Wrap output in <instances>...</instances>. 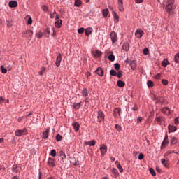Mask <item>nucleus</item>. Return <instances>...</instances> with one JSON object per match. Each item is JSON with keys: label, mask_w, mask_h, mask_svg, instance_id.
<instances>
[{"label": "nucleus", "mask_w": 179, "mask_h": 179, "mask_svg": "<svg viewBox=\"0 0 179 179\" xmlns=\"http://www.w3.org/2000/svg\"><path fill=\"white\" fill-rule=\"evenodd\" d=\"M175 124L176 125L179 124V117L175 118Z\"/></svg>", "instance_id": "obj_54"}, {"label": "nucleus", "mask_w": 179, "mask_h": 179, "mask_svg": "<svg viewBox=\"0 0 179 179\" xmlns=\"http://www.w3.org/2000/svg\"><path fill=\"white\" fill-rule=\"evenodd\" d=\"M95 73L99 75V76H103L104 71H103V69L101 67H99L96 71Z\"/></svg>", "instance_id": "obj_12"}, {"label": "nucleus", "mask_w": 179, "mask_h": 179, "mask_svg": "<svg viewBox=\"0 0 179 179\" xmlns=\"http://www.w3.org/2000/svg\"><path fill=\"white\" fill-rule=\"evenodd\" d=\"M129 65H130L131 69L133 71H135V69H136V62L135 60H133L130 62Z\"/></svg>", "instance_id": "obj_19"}, {"label": "nucleus", "mask_w": 179, "mask_h": 179, "mask_svg": "<svg viewBox=\"0 0 179 179\" xmlns=\"http://www.w3.org/2000/svg\"><path fill=\"white\" fill-rule=\"evenodd\" d=\"M174 61L176 64L179 63V53H177L174 57Z\"/></svg>", "instance_id": "obj_32"}, {"label": "nucleus", "mask_w": 179, "mask_h": 179, "mask_svg": "<svg viewBox=\"0 0 179 179\" xmlns=\"http://www.w3.org/2000/svg\"><path fill=\"white\" fill-rule=\"evenodd\" d=\"M113 15L114 19H115V20H117V22H118V19H119L118 14H117V13L115 11H113Z\"/></svg>", "instance_id": "obj_35"}, {"label": "nucleus", "mask_w": 179, "mask_h": 179, "mask_svg": "<svg viewBox=\"0 0 179 179\" xmlns=\"http://www.w3.org/2000/svg\"><path fill=\"white\" fill-rule=\"evenodd\" d=\"M80 106H82V102L75 103H73V108H76V110H79V108H80Z\"/></svg>", "instance_id": "obj_26"}, {"label": "nucleus", "mask_w": 179, "mask_h": 179, "mask_svg": "<svg viewBox=\"0 0 179 179\" xmlns=\"http://www.w3.org/2000/svg\"><path fill=\"white\" fill-rule=\"evenodd\" d=\"M85 143L88 146H94V145H96V141L92 140V141H87Z\"/></svg>", "instance_id": "obj_20"}, {"label": "nucleus", "mask_w": 179, "mask_h": 179, "mask_svg": "<svg viewBox=\"0 0 179 179\" xmlns=\"http://www.w3.org/2000/svg\"><path fill=\"white\" fill-rule=\"evenodd\" d=\"M115 163V165L117 167V169H118V167H121V164H120V162L118 161H116Z\"/></svg>", "instance_id": "obj_60"}, {"label": "nucleus", "mask_w": 179, "mask_h": 179, "mask_svg": "<svg viewBox=\"0 0 179 179\" xmlns=\"http://www.w3.org/2000/svg\"><path fill=\"white\" fill-rule=\"evenodd\" d=\"M113 116L115 118H118V117H121V108H115L113 110Z\"/></svg>", "instance_id": "obj_3"}, {"label": "nucleus", "mask_w": 179, "mask_h": 179, "mask_svg": "<svg viewBox=\"0 0 179 179\" xmlns=\"http://www.w3.org/2000/svg\"><path fill=\"white\" fill-rule=\"evenodd\" d=\"M136 3H142L143 2V0H135Z\"/></svg>", "instance_id": "obj_62"}, {"label": "nucleus", "mask_w": 179, "mask_h": 179, "mask_svg": "<svg viewBox=\"0 0 179 179\" xmlns=\"http://www.w3.org/2000/svg\"><path fill=\"white\" fill-rule=\"evenodd\" d=\"M48 135H50V128H47L46 130L42 133L43 139H48Z\"/></svg>", "instance_id": "obj_9"}, {"label": "nucleus", "mask_w": 179, "mask_h": 179, "mask_svg": "<svg viewBox=\"0 0 179 179\" xmlns=\"http://www.w3.org/2000/svg\"><path fill=\"white\" fill-rule=\"evenodd\" d=\"M118 5H124L122 0H118Z\"/></svg>", "instance_id": "obj_63"}, {"label": "nucleus", "mask_w": 179, "mask_h": 179, "mask_svg": "<svg viewBox=\"0 0 179 179\" xmlns=\"http://www.w3.org/2000/svg\"><path fill=\"white\" fill-rule=\"evenodd\" d=\"M50 155L52 156V157H55V156H57V150H52L50 152Z\"/></svg>", "instance_id": "obj_37"}, {"label": "nucleus", "mask_w": 179, "mask_h": 179, "mask_svg": "<svg viewBox=\"0 0 179 179\" xmlns=\"http://www.w3.org/2000/svg\"><path fill=\"white\" fill-rule=\"evenodd\" d=\"M117 169H119L120 173L124 172V169H122V166H120Z\"/></svg>", "instance_id": "obj_61"}, {"label": "nucleus", "mask_w": 179, "mask_h": 179, "mask_svg": "<svg viewBox=\"0 0 179 179\" xmlns=\"http://www.w3.org/2000/svg\"><path fill=\"white\" fill-rule=\"evenodd\" d=\"M62 140V136L61 135H59V134H57L56 136V141H57V142H59Z\"/></svg>", "instance_id": "obj_41"}, {"label": "nucleus", "mask_w": 179, "mask_h": 179, "mask_svg": "<svg viewBox=\"0 0 179 179\" xmlns=\"http://www.w3.org/2000/svg\"><path fill=\"white\" fill-rule=\"evenodd\" d=\"M161 163L162 164H163L164 166H165V167H167L169 166V163L167 162V161L164 159H161Z\"/></svg>", "instance_id": "obj_30"}, {"label": "nucleus", "mask_w": 179, "mask_h": 179, "mask_svg": "<svg viewBox=\"0 0 179 179\" xmlns=\"http://www.w3.org/2000/svg\"><path fill=\"white\" fill-rule=\"evenodd\" d=\"M59 154L62 159H66V155H65V152L64 151H59Z\"/></svg>", "instance_id": "obj_29"}, {"label": "nucleus", "mask_w": 179, "mask_h": 179, "mask_svg": "<svg viewBox=\"0 0 179 179\" xmlns=\"http://www.w3.org/2000/svg\"><path fill=\"white\" fill-rule=\"evenodd\" d=\"M93 54H94V57H96V58H99V57H101V52H100L99 50L94 51Z\"/></svg>", "instance_id": "obj_24"}, {"label": "nucleus", "mask_w": 179, "mask_h": 179, "mask_svg": "<svg viewBox=\"0 0 179 179\" xmlns=\"http://www.w3.org/2000/svg\"><path fill=\"white\" fill-rule=\"evenodd\" d=\"M156 170H157L159 173H160V171H162V169H160V167H159V166H157V167H156Z\"/></svg>", "instance_id": "obj_64"}, {"label": "nucleus", "mask_w": 179, "mask_h": 179, "mask_svg": "<svg viewBox=\"0 0 179 179\" xmlns=\"http://www.w3.org/2000/svg\"><path fill=\"white\" fill-rule=\"evenodd\" d=\"M108 59H109V61H112V62L115 61V57L113 55H110L108 56Z\"/></svg>", "instance_id": "obj_44"}, {"label": "nucleus", "mask_w": 179, "mask_h": 179, "mask_svg": "<svg viewBox=\"0 0 179 179\" xmlns=\"http://www.w3.org/2000/svg\"><path fill=\"white\" fill-rule=\"evenodd\" d=\"M120 64H118V63L115 64V71H120Z\"/></svg>", "instance_id": "obj_48"}, {"label": "nucleus", "mask_w": 179, "mask_h": 179, "mask_svg": "<svg viewBox=\"0 0 179 179\" xmlns=\"http://www.w3.org/2000/svg\"><path fill=\"white\" fill-rule=\"evenodd\" d=\"M55 27H57V29L61 28V26H62V20H57L55 22Z\"/></svg>", "instance_id": "obj_16"}, {"label": "nucleus", "mask_w": 179, "mask_h": 179, "mask_svg": "<svg viewBox=\"0 0 179 179\" xmlns=\"http://www.w3.org/2000/svg\"><path fill=\"white\" fill-rule=\"evenodd\" d=\"M150 173L152 174L153 177L156 176V172L155 171V169H153V168L150 169Z\"/></svg>", "instance_id": "obj_39"}, {"label": "nucleus", "mask_w": 179, "mask_h": 179, "mask_svg": "<svg viewBox=\"0 0 179 179\" xmlns=\"http://www.w3.org/2000/svg\"><path fill=\"white\" fill-rule=\"evenodd\" d=\"M115 128L119 132L120 131H121V126H120L119 124H116Z\"/></svg>", "instance_id": "obj_58"}, {"label": "nucleus", "mask_w": 179, "mask_h": 179, "mask_svg": "<svg viewBox=\"0 0 179 179\" xmlns=\"http://www.w3.org/2000/svg\"><path fill=\"white\" fill-rule=\"evenodd\" d=\"M112 173L113 174H114V177H117L118 176H120V173H118V170H117V169L113 168L112 169Z\"/></svg>", "instance_id": "obj_27"}, {"label": "nucleus", "mask_w": 179, "mask_h": 179, "mask_svg": "<svg viewBox=\"0 0 179 179\" xmlns=\"http://www.w3.org/2000/svg\"><path fill=\"white\" fill-rule=\"evenodd\" d=\"M162 83L164 85V86H167V85H169V81L166 79H162Z\"/></svg>", "instance_id": "obj_42"}, {"label": "nucleus", "mask_w": 179, "mask_h": 179, "mask_svg": "<svg viewBox=\"0 0 179 179\" xmlns=\"http://www.w3.org/2000/svg\"><path fill=\"white\" fill-rule=\"evenodd\" d=\"M62 61V55H61V53H59L57 59H56V66L59 68V65H61V62Z\"/></svg>", "instance_id": "obj_8"}, {"label": "nucleus", "mask_w": 179, "mask_h": 179, "mask_svg": "<svg viewBox=\"0 0 179 179\" xmlns=\"http://www.w3.org/2000/svg\"><path fill=\"white\" fill-rule=\"evenodd\" d=\"M147 85L148 87H153V82L152 80H148Z\"/></svg>", "instance_id": "obj_43"}, {"label": "nucleus", "mask_w": 179, "mask_h": 179, "mask_svg": "<svg viewBox=\"0 0 179 179\" xmlns=\"http://www.w3.org/2000/svg\"><path fill=\"white\" fill-rule=\"evenodd\" d=\"M178 141V139H177V138H176V137L172 138V139L171 140V145H176V143H177Z\"/></svg>", "instance_id": "obj_31"}, {"label": "nucleus", "mask_w": 179, "mask_h": 179, "mask_svg": "<svg viewBox=\"0 0 179 179\" xmlns=\"http://www.w3.org/2000/svg\"><path fill=\"white\" fill-rule=\"evenodd\" d=\"M92 31H93V29L92 28H87L85 29V36H90L92 34Z\"/></svg>", "instance_id": "obj_25"}, {"label": "nucleus", "mask_w": 179, "mask_h": 179, "mask_svg": "<svg viewBox=\"0 0 179 179\" xmlns=\"http://www.w3.org/2000/svg\"><path fill=\"white\" fill-rule=\"evenodd\" d=\"M110 39L112 40V43H117L118 41V37L117 36V33L113 31L110 34Z\"/></svg>", "instance_id": "obj_4"}, {"label": "nucleus", "mask_w": 179, "mask_h": 179, "mask_svg": "<svg viewBox=\"0 0 179 179\" xmlns=\"http://www.w3.org/2000/svg\"><path fill=\"white\" fill-rule=\"evenodd\" d=\"M143 34H145V32L142 29H137L135 32V36L137 38H142Z\"/></svg>", "instance_id": "obj_7"}, {"label": "nucleus", "mask_w": 179, "mask_h": 179, "mask_svg": "<svg viewBox=\"0 0 179 179\" xmlns=\"http://www.w3.org/2000/svg\"><path fill=\"white\" fill-rule=\"evenodd\" d=\"M169 144V141H166V140H164L162 145H161V149H163V148H165L166 145Z\"/></svg>", "instance_id": "obj_36"}, {"label": "nucleus", "mask_w": 179, "mask_h": 179, "mask_svg": "<svg viewBox=\"0 0 179 179\" xmlns=\"http://www.w3.org/2000/svg\"><path fill=\"white\" fill-rule=\"evenodd\" d=\"M116 76H117V78H121V77L122 76V71H119L117 73V74L116 75Z\"/></svg>", "instance_id": "obj_53"}, {"label": "nucleus", "mask_w": 179, "mask_h": 179, "mask_svg": "<svg viewBox=\"0 0 179 179\" xmlns=\"http://www.w3.org/2000/svg\"><path fill=\"white\" fill-rule=\"evenodd\" d=\"M168 129L169 132H176L177 131V127L176 126H173L171 124H169L168 126Z\"/></svg>", "instance_id": "obj_14"}, {"label": "nucleus", "mask_w": 179, "mask_h": 179, "mask_svg": "<svg viewBox=\"0 0 179 179\" xmlns=\"http://www.w3.org/2000/svg\"><path fill=\"white\" fill-rule=\"evenodd\" d=\"M8 5H9L10 8H16V6H17V1H9Z\"/></svg>", "instance_id": "obj_15"}, {"label": "nucleus", "mask_w": 179, "mask_h": 179, "mask_svg": "<svg viewBox=\"0 0 179 179\" xmlns=\"http://www.w3.org/2000/svg\"><path fill=\"white\" fill-rule=\"evenodd\" d=\"M108 13H109L108 9H107V8L103 10L102 12V15H103V17H107V16H108Z\"/></svg>", "instance_id": "obj_28"}, {"label": "nucleus", "mask_w": 179, "mask_h": 179, "mask_svg": "<svg viewBox=\"0 0 179 179\" xmlns=\"http://www.w3.org/2000/svg\"><path fill=\"white\" fill-rule=\"evenodd\" d=\"M143 157H144L143 154L140 153L139 155H138V159L142 160L143 159Z\"/></svg>", "instance_id": "obj_57"}, {"label": "nucleus", "mask_w": 179, "mask_h": 179, "mask_svg": "<svg viewBox=\"0 0 179 179\" xmlns=\"http://www.w3.org/2000/svg\"><path fill=\"white\" fill-rule=\"evenodd\" d=\"M28 24H31L33 23V20L31 19V17H29L27 21Z\"/></svg>", "instance_id": "obj_56"}, {"label": "nucleus", "mask_w": 179, "mask_h": 179, "mask_svg": "<svg viewBox=\"0 0 179 179\" xmlns=\"http://www.w3.org/2000/svg\"><path fill=\"white\" fill-rule=\"evenodd\" d=\"M44 71H45V67H42L41 69V71H39V75L42 76V75L44 73Z\"/></svg>", "instance_id": "obj_45"}, {"label": "nucleus", "mask_w": 179, "mask_h": 179, "mask_svg": "<svg viewBox=\"0 0 179 179\" xmlns=\"http://www.w3.org/2000/svg\"><path fill=\"white\" fill-rule=\"evenodd\" d=\"M162 113H163V114H166V115H169L171 110L169 108H164L162 109Z\"/></svg>", "instance_id": "obj_13"}, {"label": "nucleus", "mask_w": 179, "mask_h": 179, "mask_svg": "<svg viewBox=\"0 0 179 179\" xmlns=\"http://www.w3.org/2000/svg\"><path fill=\"white\" fill-rule=\"evenodd\" d=\"M104 113L103 111L99 110L98 111V115H97V119L99 122H101V121H104Z\"/></svg>", "instance_id": "obj_5"}, {"label": "nucleus", "mask_w": 179, "mask_h": 179, "mask_svg": "<svg viewBox=\"0 0 179 179\" xmlns=\"http://www.w3.org/2000/svg\"><path fill=\"white\" fill-rule=\"evenodd\" d=\"M15 136H23V135H27V129L24 128L22 130L18 129L15 131Z\"/></svg>", "instance_id": "obj_1"}, {"label": "nucleus", "mask_w": 179, "mask_h": 179, "mask_svg": "<svg viewBox=\"0 0 179 179\" xmlns=\"http://www.w3.org/2000/svg\"><path fill=\"white\" fill-rule=\"evenodd\" d=\"M36 37L37 38H41V37H43V32H39L36 34Z\"/></svg>", "instance_id": "obj_52"}, {"label": "nucleus", "mask_w": 179, "mask_h": 179, "mask_svg": "<svg viewBox=\"0 0 179 179\" xmlns=\"http://www.w3.org/2000/svg\"><path fill=\"white\" fill-rule=\"evenodd\" d=\"M1 72L2 73H6L8 72V70L3 67V66H1Z\"/></svg>", "instance_id": "obj_46"}, {"label": "nucleus", "mask_w": 179, "mask_h": 179, "mask_svg": "<svg viewBox=\"0 0 179 179\" xmlns=\"http://www.w3.org/2000/svg\"><path fill=\"white\" fill-rule=\"evenodd\" d=\"M172 152L169 150L167 151L165 154H164V156H169V155H171Z\"/></svg>", "instance_id": "obj_59"}, {"label": "nucleus", "mask_w": 179, "mask_h": 179, "mask_svg": "<svg viewBox=\"0 0 179 179\" xmlns=\"http://www.w3.org/2000/svg\"><path fill=\"white\" fill-rule=\"evenodd\" d=\"M119 5V10L120 12H123L124 11V4H118Z\"/></svg>", "instance_id": "obj_47"}, {"label": "nucleus", "mask_w": 179, "mask_h": 179, "mask_svg": "<svg viewBox=\"0 0 179 179\" xmlns=\"http://www.w3.org/2000/svg\"><path fill=\"white\" fill-rule=\"evenodd\" d=\"M75 6H77L78 8H79V6H80V5H82V1H80V0H76L75 1Z\"/></svg>", "instance_id": "obj_34"}, {"label": "nucleus", "mask_w": 179, "mask_h": 179, "mask_svg": "<svg viewBox=\"0 0 179 179\" xmlns=\"http://www.w3.org/2000/svg\"><path fill=\"white\" fill-rule=\"evenodd\" d=\"M80 127V126L79 125V124L78 122H75L73 124V128L75 132H78V131H79Z\"/></svg>", "instance_id": "obj_18"}, {"label": "nucleus", "mask_w": 179, "mask_h": 179, "mask_svg": "<svg viewBox=\"0 0 179 179\" xmlns=\"http://www.w3.org/2000/svg\"><path fill=\"white\" fill-rule=\"evenodd\" d=\"M144 55H148V54H149V49L148 48H145L143 51Z\"/></svg>", "instance_id": "obj_50"}, {"label": "nucleus", "mask_w": 179, "mask_h": 179, "mask_svg": "<svg viewBox=\"0 0 179 179\" xmlns=\"http://www.w3.org/2000/svg\"><path fill=\"white\" fill-rule=\"evenodd\" d=\"M118 87H124V86H125V82L121 80H119L117 81V83Z\"/></svg>", "instance_id": "obj_22"}, {"label": "nucleus", "mask_w": 179, "mask_h": 179, "mask_svg": "<svg viewBox=\"0 0 179 179\" xmlns=\"http://www.w3.org/2000/svg\"><path fill=\"white\" fill-rule=\"evenodd\" d=\"M155 120L157 121V124H160L162 122H163V118L158 117H156Z\"/></svg>", "instance_id": "obj_33"}, {"label": "nucleus", "mask_w": 179, "mask_h": 179, "mask_svg": "<svg viewBox=\"0 0 179 179\" xmlns=\"http://www.w3.org/2000/svg\"><path fill=\"white\" fill-rule=\"evenodd\" d=\"M142 120H143V117H140L137 119V124H141L142 122Z\"/></svg>", "instance_id": "obj_55"}, {"label": "nucleus", "mask_w": 179, "mask_h": 179, "mask_svg": "<svg viewBox=\"0 0 179 179\" xmlns=\"http://www.w3.org/2000/svg\"><path fill=\"white\" fill-rule=\"evenodd\" d=\"M82 94L83 97H87V96H89V91L87 90V89L84 88L82 91Z\"/></svg>", "instance_id": "obj_21"}, {"label": "nucleus", "mask_w": 179, "mask_h": 179, "mask_svg": "<svg viewBox=\"0 0 179 179\" xmlns=\"http://www.w3.org/2000/svg\"><path fill=\"white\" fill-rule=\"evenodd\" d=\"M110 75H111V76H117V71H115V70H110Z\"/></svg>", "instance_id": "obj_40"}, {"label": "nucleus", "mask_w": 179, "mask_h": 179, "mask_svg": "<svg viewBox=\"0 0 179 179\" xmlns=\"http://www.w3.org/2000/svg\"><path fill=\"white\" fill-rule=\"evenodd\" d=\"M101 155V156H105L107 153V145L102 144L100 146Z\"/></svg>", "instance_id": "obj_6"}, {"label": "nucleus", "mask_w": 179, "mask_h": 179, "mask_svg": "<svg viewBox=\"0 0 179 179\" xmlns=\"http://www.w3.org/2000/svg\"><path fill=\"white\" fill-rule=\"evenodd\" d=\"M41 9L44 12H48V7L47 6H45V5L42 6H41Z\"/></svg>", "instance_id": "obj_38"}, {"label": "nucleus", "mask_w": 179, "mask_h": 179, "mask_svg": "<svg viewBox=\"0 0 179 179\" xmlns=\"http://www.w3.org/2000/svg\"><path fill=\"white\" fill-rule=\"evenodd\" d=\"M122 47L124 51H129V43L128 42L124 43Z\"/></svg>", "instance_id": "obj_17"}, {"label": "nucleus", "mask_w": 179, "mask_h": 179, "mask_svg": "<svg viewBox=\"0 0 179 179\" xmlns=\"http://www.w3.org/2000/svg\"><path fill=\"white\" fill-rule=\"evenodd\" d=\"M45 36L47 37H49V36H50V29H48V28L45 29ZM47 34H48V36H47Z\"/></svg>", "instance_id": "obj_51"}, {"label": "nucleus", "mask_w": 179, "mask_h": 179, "mask_svg": "<svg viewBox=\"0 0 179 179\" xmlns=\"http://www.w3.org/2000/svg\"><path fill=\"white\" fill-rule=\"evenodd\" d=\"M173 5H174V0H168V4L166 7V10L167 12H171L173 9Z\"/></svg>", "instance_id": "obj_2"}, {"label": "nucleus", "mask_w": 179, "mask_h": 179, "mask_svg": "<svg viewBox=\"0 0 179 179\" xmlns=\"http://www.w3.org/2000/svg\"><path fill=\"white\" fill-rule=\"evenodd\" d=\"M48 164L50 166V167H55V159L50 157L48 160Z\"/></svg>", "instance_id": "obj_10"}, {"label": "nucleus", "mask_w": 179, "mask_h": 179, "mask_svg": "<svg viewBox=\"0 0 179 179\" xmlns=\"http://www.w3.org/2000/svg\"><path fill=\"white\" fill-rule=\"evenodd\" d=\"M162 66H164V68H166L167 65H170V62H169V60L167 59H164V61L162 62Z\"/></svg>", "instance_id": "obj_23"}, {"label": "nucleus", "mask_w": 179, "mask_h": 179, "mask_svg": "<svg viewBox=\"0 0 179 179\" xmlns=\"http://www.w3.org/2000/svg\"><path fill=\"white\" fill-rule=\"evenodd\" d=\"M26 35L29 36V37H30V38H31V37H33V31L31 30H27L25 31V32H23V37H27Z\"/></svg>", "instance_id": "obj_11"}, {"label": "nucleus", "mask_w": 179, "mask_h": 179, "mask_svg": "<svg viewBox=\"0 0 179 179\" xmlns=\"http://www.w3.org/2000/svg\"><path fill=\"white\" fill-rule=\"evenodd\" d=\"M84 31H85V28H80V29H78V33L79 34H82Z\"/></svg>", "instance_id": "obj_49"}]
</instances>
